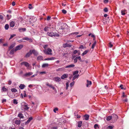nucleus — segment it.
<instances>
[{
    "label": "nucleus",
    "mask_w": 129,
    "mask_h": 129,
    "mask_svg": "<svg viewBox=\"0 0 129 129\" xmlns=\"http://www.w3.org/2000/svg\"><path fill=\"white\" fill-rule=\"evenodd\" d=\"M44 53L47 55H52V50L49 48H48L46 49H45L43 50Z\"/></svg>",
    "instance_id": "nucleus-1"
},
{
    "label": "nucleus",
    "mask_w": 129,
    "mask_h": 129,
    "mask_svg": "<svg viewBox=\"0 0 129 129\" xmlns=\"http://www.w3.org/2000/svg\"><path fill=\"white\" fill-rule=\"evenodd\" d=\"M47 34L49 36L51 37H58L59 36V34L56 33L51 32L50 33L48 32L47 33Z\"/></svg>",
    "instance_id": "nucleus-2"
},
{
    "label": "nucleus",
    "mask_w": 129,
    "mask_h": 129,
    "mask_svg": "<svg viewBox=\"0 0 129 129\" xmlns=\"http://www.w3.org/2000/svg\"><path fill=\"white\" fill-rule=\"evenodd\" d=\"M22 45H20L17 46L15 49V51H16L18 50H20L23 47Z\"/></svg>",
    "instance_id": "nucleus-3"
},
{
    "label": "nucleus",
    "mask_w": 129,
    "mask_h": 129,
    "mask_svg": "<svg viewBox=\"0 0 129 129\" xmlns=\"http://www.w3.org/2000/svg\"><path fill=\"white\" fill-rule=\"evenodd\" d=\"M22 108L25 110H28L29 107H28L27 105L26 104H24V105L22 106Z\"/></svg>",
    "instance_id": "nucleus-4"
},
{
    "label": "nucleus",
    "mask_w": 129,
    "mask_h": 129,
    "mask_svg": "<svg viewBox=\"0 0 129 129\" xmlns=\"http://www.w3.org/2000/svg\"><path fill=\"white\" fill-rule=\"evenodd\" d=\"M35 18L34 17H31L29 19V22L30 24L33 23L35 21L34 20Z\"/></svg>",
    "instance_id": "nucleus-5"
},
{
    "label": "nucleus",
    "mask_w": 129,
    "mask_h": 129,
    "mask_svg": "<svg viewBox=\"0 0 129 129\" xmlns=\"http://www.w3.org/2000/svg\"><path fill=\"white\" fill-rule=\"evenodd\" d=\"M21 64L24 65L26 67H28L29 66V64L26 62H23L21 63Z\"/></svg>",
    "instance_id": "nucleus-6"
},
{
    "label": "nucleus",
    "mask_w": 129,
    "mask_h": 129,
    "mask_svg": "<svg viewBox=\"0 0 129 129\" xmlns=\"http://www.w3.org/2000/svg\"><path fill=\"white\" fill-rule=\"evenodd\" d=\"M1 90L2 92H6L8 90V89L5 88V86H4L2 87Z\"/></svg>",
    "instance_id": "nucleus-7"
},
{
    "label": "nucleus",
    "mask_w": 129,
    "mask_h": 129,
    "mask_svg": "<svg viewBox=\"0 0 129 129\" xmlns=\"http://www.w3.org/2000/svg\"><path fill=\"white\" fill-rule=\"evenodd\" d=\"M33 74L32 72H28L26 73L24 75V76L25 77H28L32 75Z\"/></svg>",
    "instance_id": "nucleus-8"
},
{
    "label": "nucleus",
    "mask_w": 129,
    "mask_h": 129,
    "mask_svg": "<svg viewBox=\"0 0 129 129\" xmlns=\"http://www.w3.org/2000/svg\"><path fill=\"white\" fill-rule=\"evenodd\" d=\"M54 80L56 82H59L60 81L61 79L59 77H56L54 78Z\"/></svg>",
    "instance_id": "nucleus-9"
},
{
    "label": "nucleus",
    "mask_w": 129,
    "mask_h": 129,
    "mask_svg": "<svg viewBox=\"0 0 129 129\" xmlns=\"http://www.w3.org/2000/svg\"><path fill=\"white\" fill-rule=\"evenodd\" d=\"M68 76V75L67 74H63L61 76V78L62 79H64V78H67Z\"/></svg>",
    "instance_id": "nucleus-10"
},
{
    "label": "nucleus",
    "mask_w": 129,
    "mask_h": 129,
    "mask_svg": "<svg viewBox=\"0 0 129 129\" xmlns=\"http://www.w3.org/2000/svg\"><path fill=\"white\" fill-rule=\"evenodd\" d=\"M87 82L86 86L87 87H89V86L91 85V82L90 81L87 80Z\"/></svg>",
    "instance_id": "nucleus-11"
},
{
    "label": "nucleus",
    "mask_w": 129,
    "mask_h": 129,
    "mask_svg": "<svg viewBox=\"0 0 129 129\" xmlns=\"http://www.w3.org/2000/svg\"><path fill=\"white\" fill-rule=\"evenodd\" d=\"M71 46L70 45L67 43L64 44L63 45V47L64 48L66 47H70Z\"/></svg>",
    "instance_id": "nucleus-12"
},
{
    "label": "nucleus",
    "mask_w": 129,
    "mask_h": 129,
    "mask_svg": "<svg viewBox=\"0 0 129 129\" xmlns=\"http://www.w3.org/2000/svg\"><path fill=\"white\" fill-rule=\"evenodd\" d=\"M23 40H29V42H32V40L30 38H29L28 37H25L23 38Z\"/></svg>",
    "instance_id": "nucleus-13"
},
{
    "label": "nucleus",
    "mask_w": 129,
    "mask_h": 129,
    "mask_svg": "<svg viewBox=\"0 0 129 129\" xmlns=\"http://www.w3.org/2000/svg\"><path fill=\"white\" fill-rule=\"evenodd\" d=\"M43 57L42 56H39L37 57V60H43Z\"/></svg>",
    "instance_id": "nucleus-14"
},
{
    "label": "nucleus",
    "mask_w": 129,
    "mask_h": 129,
    "mask_svg": "<svg viewBox=\"0 0 129 129\" xmlns=\"http://www.w3.org/2000/svg\"><path fill=\"white\" fill-rule=\"evenodd\" d=\"M32 54L31 50L29 52L27 53L26 55V57H28L30 56Z\"/></svg>",
    "instance_id": "nucleus-15"
},
{
    "label": "nucleus",
    "mask_w": 129,
    "mask_h": 129,
    "mask_svg": "<svg viewBox=\"0 0 129 129\" xmlns=\"http://www.w3.org/2000/svg\"><path fill=\"white\" fill-rule=\"evenodd\" d=\"M18 117H19L20 118H23L24 117V116L23 114L21 113H19L18 115Z\"/></svg>",
    "instance_id": "nucleus-16"
},
{
    "label": "nucleus",
    "mask_w": 129,
    "mask_h": 129,
    "mask_svg": "<svg viewBox=\"0 0 129 129\" xmlns=\"http://www.w3.org/2000/svg\"><path fill=\"white\" fill-rule=\"evenodd\" d=\"M65 68L64 67H62L59 68L57 70V71H59L60 72L62 71L65 70Z\"/></svg>",
    "instance_id": "nucleus-17"
},
{
    "label": "nucleus",
    "mask_w": 129,
    "mask_h": 129,
    "mask_svg": "<svg viewBox=\"0 0 129 129\" xmlns=\"http://www.w3.org/2000/svg\"><path fill=\"white\" fill-rule=\"evenodd\" d=\"M55 59V57H52L51 58H48L45 59V60H53Z\"/></svg>",
    "instance_id": "nucleus-18"
},
{
    "label": "nucleus",
    "mask_w": 129,
    "mask_h": 129,
    "mask_svg": "<svg viewBox=\"0 0 129 129\" xmlns=\"http://www.w3.org/2000/svg\"><path fill=\"white\" fill-rule=\"evenodd\" d=\"M75 66V65L73 64H71L69 65H68L66 66L65 67L66 68H70L73 67Z\"/></svg>",
    "instance_id": "nucleus-19"
},
{
    "label": "nucleus",
    "mask_w": 129,
    "mask_h": 129,
    "mask_svg": "<svg viewBox=\"0 0 129 129\" xmlns=\"http://www.w3.org/2000/svg\"><path fill=\"white\" fill-rule=\"evenodd\" d=\"M113 115V119L114 118V120H116V119L118 118V117L115 114H113L112 115Z\"/></svg>",
    "instance_id": "nucleus-20"
},
{
    "label": "nucleus",
    "mask_w": 129,
    "mask_h": 129,
    "mask_svg": "<svg viewBox=\"0 0 129 129\" xmlns=\"http://www.w3.org/2000/svg\"><path fill=\"white\" fill-rule=\"evenodd\" d=\"M21 122L20 120H16L15 121V123L17 125H19L20 124Z\"/></svg>",
    "instance_id": "nucleus-21"
},
{
    "label": "nucleus",
    "mask_w": 129,
    "mask_h": 129,
    "mask_svg": "<svg viewBox=\"0 0 129 129\" xmlns=\"http://www.w3.org/2000/svg\"><path fill=\"white\" fill-rule=\"evenodd\" d=\"M15 25V23L13 21H11L10 23V27H13Z\"/></svg>",
    "instance_id": "nucleus-22"
},
{
    "label": "nucleus",
    "mask_w": 129,
    "mask_h": 129,
    "mask_svg": "<svg viewBox=\"0 0 129 129\" xmlns=\"http://www.w3.org/2000/svg\"><path fill=\"white\" fill-rule=\"evenodd\" d=\"M25 87V85L23 84H20L19 86V87L22 89L24 88Z\"/></svg>",
    "instance_id": "nucleus-23"
},
{
    "label": "nucleus",
    "mask_w": 129,
    "mask_h": 129,
    "mask_svg": "<svg viewBox=\"0 0 129 129\" xmlns=\"http://www.w3.org/2000/svg\"><path fill=\"white\" fill-rule=\"evenodd\" d=\"M31 52L32 54L33 53L34 55H37L38 54V53L36 51L34 50H31Z\"/></svg>",
    "instance_id": "nucleus-24"
},
{
    "label": "nucleus",
    "mask_w": 129,
    "mask_h": 129,
    "mask_svg": "<svg viewBox=\"0 0 129 129\" xmlns=\"http://www.w3.org/2000/svg\"><path fill=\"white\" fill-rule=\"evenodd\" d=\"M79 74H77L76 75H75L73 78L72 80L73 81L75 79H76V78H78L79 77Z\"/></svg>",
    "instance_id": "nucleus-25"
},
{
    "label": "nucleus",
    "mask_w": 129,
    "mask_h": 129,
    "mask_svg": "<svg viewBox=\"0 0 129 129\" xmlns=\"http://www.w3.org/2000/svg\"><path fill=\"white\" fill-rule=\"evenodd\" d=\"M19 30L20 32H22V31H24L26 30V29L25 28H19Z\"/></svg>",
    "instance_id": "nucleus-26"
},
{
    "label": "nucleus",
    "mask_w": 129,
    "mask_h": 129,
    "mask_svg": "<svg viewBox=\"0 0 129 129\" xmlns=\"http://www.w3.org/2000/svg\"><path fill=\"white\" fill-rule=\"evenodd\" d=\"M85 119L86 120H87L89 119V116L87 114L85 115L84 116Z\"/></svg>",
    "instance_id": "nucleus-27"
},
{
    "label": "nucleus",
    "mask_w": 129,
    "mask_h": 129,
    "mask_svg": "<svg viewBox=\"0 0 129 129\" xmlns=\"http://www.w3.org/2000/svg\"><path fill=\"white\" fill-rule=\"evenodd\" d=\"M33 119L32 117H30L27 121V122L25 123L26 124L29 123L30 121L32 120Z\"/></svg>",
    "instance_id": "nucleus-28"
},
{
    "label": "nucleus",
    "mask_w": 129,
    "mask_h": 129,
    "mask_svg": "<svg viewBox=\"0 0 129 129\" xmlns=\"http://www.w3.org/2000/svg\"><path fill=\"white\" fill-rule=\"evenodd\" d=\"M88 50H85L84 52L82 54V55L83 56L84 55L86 54L88 52Z\"/></svg>",
    "instance_id": "nucleus-29"
},
{
    "label": "nucleus",
    "mask_w": 129,
    "mask_h": 129,
    "mask_svg": "<svg viewBox=\"0 0 129 129\" xmlns=\"http://www.w3.org/2000/svg\"><path fill=\"white\" fill-rule=\"evenodd\" d=\"M82 123V121H79L78 122V127H80L81 126Z\"/></svg>",
    "instance_id": "nucleus-30"
},
{
    "label": "nucleus",
    "mask_w": 129,
    "mask_h": 129,
    "mask_svg": "<svg viewBox=\"0 0 129 129\" xmlns=\"http://www.w3.org/2000/svg\"><path fill=\"white\" fill-rule=\"evenodd\" d=\"M48 66V63H44L43 64L42 66V68H45L46 67H47Z\"/></svg>",
    "instance_id": "nucleus-31"
},
{
    "label": "nucleus",
    "mask_w": 129,
    "mask_h": 129,
    "mask_svg": "<svg viewBox=\"0 0 129 129\" xmlns=\"http://www.w3.org/2000/svg\"><path fill=\"white\" fill-rule=\"evenodd\" d=\"M112 118V116H108L107 117L106 119L107 121H109Z\"/></svg>",
    "instance_id": "nucleus-32"
},
{
    "label": "nucleus",
    "mask_w": 129,
    "mask_h": 129,
    "mask_svg": "<svg viewBox=\"0 0 129 129\" xmlns=\"http://www.w3.org/2000/svg\"><path fill=\"white\" fill-rule=\"evenodd\" d=\"M14 51H15V49H13L11 51L10 53L11 55L13 54L14 53Z\"/></svg>",
    "instance_id": "nucleus-33"
},
{
    "label": "nucleus",
    "mask_w": 129,
    "mask_h": 129,
    "mask_svg": "<svg viewBox=\"0 0 129 129\" xmlns=\"http://www.w3.org/2000/svg\"><path fill=\"white\" fill-rule=\"evenodd\" d=\"M15 45L14 44H12L9 47V50H10L12 49L15 46Z\"/></svg>",
    "instance_id": "nucleus-34"
},
{
    "label": "nucleus",
    "mask_w": 129,
    "mask_h": 129,
    "mask_svg": "<svg viewBox=\"0 0 129 129\" xmlns=\"http://www.w3.org/2000/svg\"><path fill=\"white\" fill-rule=\"evenodd\" d=\"M13 103L14 104H18L17 100L16 99H14L13 100Z\"/></svg>",
    "instance_id": "nucleus-35"
},
{
    "label": "nucleus",
    "mask_w": 129,
    "mask_h": 129,
    "mask_svg": "<svg viewBox=\"0 0 129 129\" xmlns=\"http://www.w3.org/2000/svg\"><path fill=\"white\" fill-rule=\"evenodd\" d=\"M96 44V42L95 41V42L93 44L91 48L92 49H93L94 47L95 46V45Z\"/></svg>",
    "instance_id": "nucleus-36"
},
{
    "label": "nucleus",
    "mask_w": 129,
    "mask_h": 129,
    "mask_svg": "<svg viewBox=\"0 0 129 129\" xmlns=\"http://www.w3.org/2000/svg\"><path fill=\"white\" fill-rule=\"evenodd\" d=\"M11 91L12 92H16L17 91V90L15 88H12Z\"/></svg>",
    "instance_id": "nucleus-37"
},
{
    "label": "nucleus",
    "mask_w": 129,
    "mask_h": 129,
    "mask_svg": "<svg viewBox=\"0 0 129 129\" xmlns=\"http://www.w3.org/2000/svg\"><path fill=\"white\" fill-rule=\"evenodd\" d=\"M94 127L95 129H98L99 128L98 125L97 124L94 125Z\"/></svg>",
    "instance_id": "nucleus-38"
},
{
    "label": "nucleus",
    "mask_w": 129,
    "mask_h": 129,
    "mask_svg": "<svg viewBox=\"0 0 129 129\" xmlns=\"http://www.w3.org/2000/svg\"><path fill=\"white\" fill-rule=\"evenodd\" d=\"M49 28V27L48 26H46L44 28V30L45 31H47L48 30Z\"/></svg>",
    "instance_id": "nucleus-39"
},
{
    "label": "nucleus",
    "mask_w": 129,
    "mask_h": 129,
    "mask_svg": "<svg viewBox=\"0 0 129 129\" xmlns=\"http://www.w3.org/2000/svg\"><path fill=\"white\" fill-rule=\"evenodd\" d=\"M5 28L6 30H7L9 28V25L8 24H6L5 26Z\"/></svg>",
    "instance_id": "nucleus-40"
},
{
    "label": "nucleus",
    "mask_w": 129,
    "mask_h": 129,
    "mask_svg": "<svg viewBox=\"0 0 129 129\" xmlns=\"http://www.w3.org/2000/svg\"><path fill=\"white\" fill-rule=\"evenodd\" d=\"M74 82L73 81L72 83H71L70 85V87H72L74 85Z\"/></svg>",
    "instance_id": "nucleus-41"
},
{
    "label": "nucleus",
    "mask_w": 129,
    "mask_h": 129,
    "mask_svg": "<svg viewBox=\"0 0 129 129\" xmlns=\"http://www.w3.org/2000/svg\"><path fill=\"white\" fill-rule=\"evenodd\" d=\"M16 36V35L15 34H13L12 35H11L10 38H9V40H10L11 39H12L14 36Z\"/></svg>",
    "instance_id": "nucleus-42"
},
{
    "label": "nucleus",
    "mask_w": 129,
    "mask_h": 129,
    "mask_svg": "<svg viewBox=\"0 0 129 129\" xmlns=\"http://www.w3.org/2000/svg\"><path fill=\"white\" fill-rule=\"evenodd\" d=\"M79 72L78 71H74L73 72V75H75L76 74H78V73Z\"/></svg>",
    "instance_id": "nucleus-43"
},
{
    "label": "nucleus",
    "mask_w": 129,
    "mask_h": 129,
    "mask_svg": "<svg viewBox=\"0 0 129 129\" xmlns=\"http://www.w3.org/2000/svg\"><path fill=\"white\" fill-rule=\"evenodd\" d=\"M127 96L126 95H125L124 94V92H123L122 93V99H123V98L124 97H126Z\"/></svg>",
    "instance_id": "nucleus-44"
},
{
    "label": "nucleus",
    "mask_w": 129,
    "mask_h": 129,
    "mask_svg": "<svg viewBox=\"0 0 129 129\" xmlns=\"http://www.w3.org/2000/svg\"><path fill=\"white\" fill-rule=\"evenodd\" d=\"M48 46V45H43V47L45 49H46Z\"/></svg>",
    "instance_id": "nucleus-45"
},
{
    "label": "nucleus",
    "mask_w": 129,
    "mask_h": 129,
    "mask_svg": "<svg viewBox=\"0 0 129 129\" xmlns=\"http://www.w3.org/2000/svg\"><path fill=\"white\" fill-rule=\"evenodd\" d=\"M113 127L112 126H108L107 127V129H112L113 128Z\"/></svg>",
    "instance_id": "nucleus-46"
},
{
    "label": "nucleus",
    "mask_w": 129,
    "mask_h": 129,
    "mask_svg": "<svg viewBox=\"0 0 129 129\" xmlns=\"http://www.w3.org/2000/svg\"><path fill=\"white\" fill-rule=\"evenodd\" d=\"M66 89H67L69 86V83L68 82H67L66 83Z\"/></svg>",
    "instance_id": "nucleus-47"
},
{
    "label": "nucleus",
    "mask_w": 129,
    "mask_h": 129,
    "mask_svg": "<svg viewBox=\"0 0 129 129\" xmlns=\"http://www.w3.org/2000/svg\"><path fill=\"white\" fill-rule=\"evenodd\" d=\"M125 10L122 11L121 10V13L122 15H124L125 14V13L124 12H125Z\"/></svg>",
    "instance_id": "nucleus-48"
},
{
    "label": "nucleus",
    "mask_w": 129,
    "mask_h": 129,
    "mask_svg": "<svg viewBox=\"0 0 129 129\" xmlns=\"http://www.w3.org/2000/svg\"><path fill=\"white\" fill-rule=\"evenodd\" d=\"M46 85L48 86L49 87H51L52 85L51 84H49V83H47L46 84Z\"/></svg>",
    "instance_id": "nucleus-49"
},
{
    "label": "nucleus",
    "mask_w": 129,
    "mask_h": 129,
    "mask_svg": "<svg viewBox=\"0 0 129 129\" xmlns=\"http://www.w3.org/2000/svg\"><path fill=\"white\" fill-rule=\"evenodd\" d=\"M78 32H76L73 33L71 34V35H77L78 34Z\"/></svg>",
    "instance_id": "nucleus-50"
},
{
    "label": "nucleus",
    "mask_w": 129,
    "mask_h": 129,
    "mask_svg": "<svg viewBox=\"0 0 129 129\" xmlns=\"http://www.w3.org/2000/svg\"><path fill=\"white\" fill-rule=\"evenodd\" d=\"M28 8L29 9H31L33 8V7L31 6V4H29V5Z\"/></svg>",
    "instance_id": "nucleus-51"
},
{
    "label": "nucleus",
    "mask_w": 129,
    "mask_h": 129,
    "mask_svg": "<svg viewBox=\"0 0 129 129\" xmlns=\"http://www.w3.org/2000/svg\"><path fill=\"white\" fill-rule=\"evenodd\" d=\"M8 19H9L11 17V16L10 15H7V16Z\"/></svg>",
    "instance_id": "nucleus-52"
},
{
    "label": "nucleus",
    "mask_w": 129,
    "mask_h": 129,
    "mask_svg": "<svg viewBox=\"0 0 129 129\" xmlns=\"http://www.w3.org/2000/svg\"><path fill=\"white\" fill-rule=\"evenodd\" d=\"M104 11L105 12H107L108 11V9L107 8H105L104 10Z\"/></svg>",
    "instance_id": "nucleus-53"
},
{
    "label": "nucleus",
    "mask_w": 129,
    "mask_h": 129,
    "mask_svg": "<svg viewBox=\"0 0 129 129\" xmlns=\"http://www.w3.org/2000/svg\"><path fill=\"white\" fill-rule=\"evenodd\" d=\"M120 87L121 88V89H125V88H124L123 87V85H121L120 86Z\"/></svg>",
    "instance_id": "nucleus-54"
},
{
    "label": "nucleus",
    "mask_w": 129,
    "mask_h": 129,
    "mask_svg": "<svg viewBox=\"0 0 129 129\" xmlns=\"http://www.w3.org/2000/svg\"><path fill=\"white\" fill-rule=\"evenodd\" d=\"M58 108H55L54 110H53V111H54V112H55V113H56V111H57L58 110Z\"/></svg>",
    "instance_id": "nucleus-55"
},
{
    "label": "nucleus",
    "mask_w": 129,
    "mask_h": 129,
    "mask_svg": "<svg viewBox=\"0 0 129 129\" xmlns=\"http://www.w3.org/2000/svg\"><path fill=\"white\" fill-rule=\"evenodd\" d=\"M62 13H63L64 14H66V13H67V11L66 10H62Z\"/></svg>",
    "instance_id": "nucleus-56"
},
{
    "label": "nucleus",
    "mask_w": 129,
    "mask_h": 129,
    "mask_svg": "<svg viewBox=\"0 0 129 129\" xmlns=\"http://www.w3.org/2000/svg\"><path fill=\"white\" fill-rule=\"evenodd\" d=\"M113 46V45L111 43H110L109 44V47H112Z\"/></svg>",
    "instance_id": "nucleus-57"
},
{
    "label": "nucleus",
    "mask_w": 129,
    "mask_h": 129,
    "mask_svg": "<svg viewBox=\"0 0 129 129\" xmlns=\"http://www.w3.org/2000/svg\"><path fill=\"white\" fill-rule=\"evenodd\" d=\"M40 74H46V72L45 71H43V72H40Z\"/></svg>",
    "instance_id": "nucleus-58"
},
{
    "label": "nucleus",
    "mask_w": 129,
    "mask_h": 129,
    "mask_svg": "<svg viewBox=\"0 0 129 129\" xmlns=\"http://www.w3.org/2000/svg\"><path fill=\"white\" fill-rule=\"evenodd\" d=\"M77 60L78 59L76 58V57L74 59V62L75 63H76L77 61Z\"/></svg>",
    "instance_id": "nucleus-59"
},
{
    "label": "nucleus",
    "mask_w": 129,
    "mask_h": 129,
    "mask_svg": "<svg viewBox=\"0 0 129 129\" xmlns=\"http://www.w3.org/2000/svg\"><path fill=\"white\" fill-rule=\"evenodd\" d=\"M76 57V58H77L78 59H79V60H80L81 59V58L80 56L77 57Z\"/></svg>",
    "instance_id": "nucleus-60"
},
{
    "label": "nucleus",
    "mask_w": 129,
    "mask_h": 129,
    "mask_svg": "<svg viewBox=\"0 0 129 129\" xmlns=\"http://www.w3.org/2000/svg\"><path fill=\"white\" fill-rule=\"evenodd\" d=\"M51 17L50 16H48L47 18V20H49L50 19Z\"/></svg>",
    "instance_id": "nucleus-61"
},
{
    "label": "nucleus",
    "mask_w": 129,
    "mask_h": 129,
    "mask_svg": "<svg viewBox=\"0 0 129 129\" xmlns=\"http://www.w3.org/2000/svg\"><path fill=\"white\" fill-rule=\"evenodd\" d=\"M12 83V81L11 80H9L8 81V84L9 85H10L11 84V83Z\"/></svg>",
    "instance_id": "nucleus-62"
},
{
    "label": "nucleus",
    "mask_w": 129,
    "mask_h": 129,
    "mask_svg": "<svg viewBox=\"0 0 129 129\" xmlns=\"http://www.w3.org/2000/svg\"><path fill=\"white\" fill-rule=\"evenodd\" d=\"M108 0H104V3H108Z\"/></svg>",
    "instance_id": "nucleus-63"
},
{
    "label": "nucleus",
    "mask_w": 129,
    "mask_h": 129,
    "mask_svg": "<svg viewBox=\"0 0 129 129\" xmlns=\"http://www.w3.org/2000/svg\"><path fill=\"white\" fill-rule=\"evenodd\" d=\"M12 5L13 6H14L15 5V3L14 2H13L12 3Z\"/></svg>",
    "instance_id": "nucleus-64"
}]
</instances>
